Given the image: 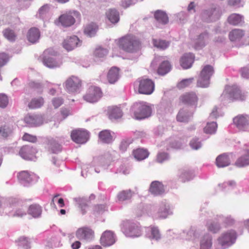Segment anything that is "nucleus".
<instances>
[{
	"label": "nucleus",
	"instance_id": "nucleus-1",
	"mask_svg": "<svg viewBox=\"0 0 249 249\" xmlns=\"http://www.w3.org/2000/svg\"><path fill=\"white\" fill-rule=\"evenodd\" d=\"M116 43L119 48L128 53L134 52L141 47L140 40L131 35H127L118 39Z\"/></svg>",
	"mask_w": 249,
	"mask_h": 249
},
{
	"label": "nucleus",
	"instance_id": "nucleus-2",
	"mask_svg": "<svg viewBox=\"0 0 249 249\" xmlns=\"http://www.w3.org/2000/svg\"><path fill=\"white\" fill-rule=\"evenodd\" d=\"M134 116L136 119L141 120L149 117L151 114V108L145 102H138L132 107Z\"/></svg>",
	"mask_w": 249,
	"mask_h": 249
},
{
	"label": "nucleus",
	"instance_id": "nucleus-3",
	"mask_svg": "<svg viewBox=\"0 0 249 249\" xmlns=\"http://www.w3.org/2000/svg\"><path fill=\"white\" fill-rule=\"evenodd\" d=\"M213 73V69L210 65L205 66L201 70L197 81V86L206 88L210 84V79Z\"/></svg>",
	"mask_w": 249,
	"mask_h": 249
},
{
	"label": "nucleus",
	"instance_id": "nucleus-4",
	"mask_svg": "<svg viewBox=\"0 0 249 249\" xmlns=\"http://www.w3.org/2000/svg\"><path fill=\"white\" fill-rule=\"evenodd\" d=\"M237 233L234 230H231L223 232L217 239L218 244L223 249L231 246L234 243Z\"/></svg>",
	"mask_w": 249,
	"mask_h": 249
},
{
	"label": "nucleus",
	"instance_id": "nucleus-5",
	"mask_svg": "<svg viewBox=\"0 0 249 249\" xmlns=\"http://www.w3.org/2000/svg\"><path fill=\"white\" fill-rule=\"evenodd\" d=\"M136 84L138 85V92L141 94H151L153 92L155 89V83L150 79H139Z\"/></svg>",
	"mask_w": 249,
	"mask_h": 249
},
{
	"label": "nucleus",
	"instance_id": "nucleus-6",
	"mask_svg": "<svg viewBox=\"0 0 249 249\" xmlns=\"http://www.w3.org/2000/svg\"><path fill=\"white\" fill-rule=\"evenodd\" d=\"M102 96V92L99 87L91 86L87 89L84 99L89 103L97 102Z\"/></svg>",
	"mask_w": 249,
	"mask_h": 249
},
{
	"label": "nucleus",
	"instance_id": "nucleus-7",
	"mask_svg": "<svg viewBox=\"0 0 249 249\" xmlns=\"http://www.w3.org/2000/svg\"><path fill=\"white\" fill-rule=\"evenodd\" d=\"M72 140L76 143H84L89 138V132L83 129H76L73 130L71 134Z\"/></svg>",
	"mask_w": 249,
	"mask_h": 249
},
{
	"label": "nucleus",
	"instance_id": "nucleus-8",
	"mask_svg": "<svg viewBox=\"0 0 249 249\" xmlns=\"http://www.w3.org/2000/svg\"><path fill=\"white\" fill-rule=\"evenodd\" d=\"M36 149L33 146L25 145L20 148L18 153L22 159L25 160H33L36 159Z\"/></svg>",
	"mask_w": 249,
	"mask_h": 249
},
{
	"label": "nucleus",
	"instance_id": "nucleus-9",
	"mask_svg": "<svg viewBox=\"0 0 249 249\" xmlns=\"http://www.w3.org/2000/svg\"><path fill=\"white\" fill-rule=\"evenodd\" d=\"M81 86V81L77 77L72 76L65 82V88L69 92H76Z\"/></svg>",
	"mask_w": 249,
	"mask_h": 249
},
{
	"label": "nucleus",
	"instance_id": "nucleus-10",
	"mask_svg": "<svg viewBox=\"0 0 249 249\" xmlns=\"http://www.w3.org/2000/svg\"><path fill=\"white\" fill-rule=\"evenodd\" d=\"M75 22V18L69 13L61 15L55 21L57 25H61L64 27H70Z\"/></svg>",
	"mask_w": 249,
	"mask_h": 249
},
{
	"label": "nucleus",
	"instance_id": "nucleus-11",
	"mask_svg": "<svg viewBox=\"0 0 249 249\" xmlns=\"http://www.w3.org/2000/svg\"><path fill=\"white\" fill-rule=\"evenodd\" d=\"M24 121L31 126H38L43 124L44 118L41 115H28L24 118Z\"/></svg>",
	"mask_w": 249,
	"mask_h": 249
},
{
	"label": "nucleus",
	"instance_id": "nucleus-12",
	"mask_svg": "<svg viewBox=\"0 0 249 249\" xmlns=\"http://www.w3.org/2000/svg\"><path fill=\"white\" fill-rule=\"evenodd\" d=\"M115 242L113 233L109 231H105L100 238V243L104 247L110 246Z\"/></svg>",
	"mask_w": 249,
	"mask_h": 249
},
{
	"label": "nucleus",
	"instance_id": "nucleus-13",
	"mask_svg": "<svg viewBox=\"0 0 249 249\" xmlns=\"http://www.w3.org/2000/svg\"><path fill=\"white\" fill-rule=\"evenodd\" d=\"M249 119L247 116L238 115L233 118V121L236 126L240 130H245L249 126Z\"/></svg>",
	"mask_w": 249,
	"mask_h": 249
},
{
	"label": "nucleus",
	"instance_id": "nucleus-14",
	"mask_svg": "<svg viewBox=\"0 0 249 249\" xmlns=\"http://www.w3.org/2000/svg\"><path fill=\"white\" fill-rule=\"evenodd\" d=\"M76 236L81 240H89L93 237L94 231L88 227H83L77 231Z\"/></svg>",
	"mask_w": 249,
	"mask_h": 249
},
{
	"label": "nucleus",
	"instance_id": "nucleus-15",
	"mask_svg": "<svg viewBox=\"0 0 249 249\" xmlns=\"http://www.w3.org/2000/svg\"><path fill=\"white\" fill-rule=\"evenodd\" d=\"M79 39L76 36L66 38L63 42V47L67 51H71L76 47L79 42Z\"/></svg>",
	"mask_w": 249,
	"mask_h": 249
},
{
	"label": "nucleus",
	"instance_id": "nucleus-16",
	"mask_svg": "<svg viewBox=\"0 0 249 249\" xmlns=\"http://www.w3.org/2000/svg\"><path fill=\"white\" fill-rule=\"evenodd\" d=\"M230 98L232 101H243L246 97V95L237 87L232 86L230 91Z\"/></svg>",
	"mask_w": 249,
	"mask_h": 249
},
{
	"label": "nucleus",
	"instance_id": "nucleus-17",
	"mask_svg": "<svg viewBox=\"0 0 249 249\" xmlns=\"http://www.w3.org/2000/svg\"><path fill=\"white\" fill-rule=\"evenodd\" d=\"M194 59L195 56L193 53H189L184 54L180 60L181 66L184 69L191 68L194 63Z\"/></svg>",
	"mask_w": 249,
	"mask_h": 249
},
{
	"label": "nucleus",
	"instance_id": "nucleus-18",
	"mask_svg": "<svg viewBox=\"0 0 249 249\" xmlns=\"http://www.w3.org/2000/svg\"><path fill=\"white\" fill-rule=\"evenodd\" d=\"M182 103L188 105H194L197 103L198 98L196 93L191 92L186 93L179 98Z\"/></svg>",
	"mask_w": 249,
	"mask_h": 249
},
{
	"label": "nucleus",
	"instance_id": "nucleus-19",
	"mask_svg": "<svg viewBox=\"0 0 249 249\" xmlns=\"http://www.w3.org/2000/svg\"><path fill=\"white\" fill-rule=\"evenodd\" d=\"M149 191L154 195H160L164 193L165 189L161 182L154 181L150 184Z\"/></svg>",
	"mask_w": 249,
	"mask_h": 249
},
{
	"label": "nucleus",
	"instance_id": "nucleus-20",
	"mask_svg": "<svg viewBox=\"0 0 249 249\" xmlns=\"http://www.w3.org/2000/svg\"><path fill=\"white\" fill-rule=\"evenodd\" d=\"M124 232L127 236L135 237L140 236L141 230L138 226L132 224L125 229Z\"/></svg>",
	"mask_w": 249,
	"mask_h": 249
},
{
	"label": "nucleus",
	"instance_id": "nucleus-21",
	"mask_svg": "<svg viewBox=\"0 0 249 249\" xmlns=\"http://www.w3.org/2000/svg\"><path fill=\"white\" fill-rule=\"evenodd\" d=\"M107 115L110 120H115L122 117L123 112L120 107L111 106L108 107Z\"/></svg>",
	"mask_w": 249,
	"mask_h": 249
},
{
	"label": "nucleus",
	"instance_id": "nucleus-22",
	"mask_svg": "<svg viewBox=\"0 0 249 249\" xmlns=\"http://www.w3.org/2000/svg\"><path fill=\"white\" fill-rule=\"evenodd\" d=\"M40 32L39 30L35 27L31 28L27 34V39L32 43L37 42L40 37Z\"/></svg>",
	"mask_w": 249,
	"mask_h": 249
},
{
	"label": "nucleus",
	"instance_id": "nucleus-23",
	"mask_svg": "<svg viewBox=\"0 0 249 249\" xmlns=\"http://www.w3.org/2000/svg\"><path fill=\"white\" fill-rule=\"evenodd\" d=\"M216 165L218 167H224L230 164V160L226 154L219 155L216 159Z\"/></svg>",
	"mask_w": 249,
	"mask_h": 249
},
{
	"label": "nucleus",
	"instance_id": "nucleus-24",
	"mask_svg": "<svg viewBox=\"0 0 249 249\" xmlns=\"http://www.w3.org/2000/svg\"><path fill=\"white\" fill-rule=\"evenodd\" d=\"M244 35L245 33L243 30L235 29L230 32L229 37L231 41H236L240 40Z\"/></svg>",
	"mask_w": 249,
	"mask_h": 249
},
{
	"label": "nucleus",
	"instance_id": "nucleus-25",
	"mask_svg": "<svg viewBox=\"0 0 249 249\" xmlns=\"http://www.w3.org/2000/svg\"><path fill=\"white\" fill-rule=\"evenodd\" d=\"M35 176L31 175L28 171H23L19 172L18 175V180L23 183L27 184L31 182Z\"/></svg>",
	"mask_w": 249,
	"mask_h": 249
},
{
	"label": "nucleus",
	"instance_id": "nucleus-26",
	"mask_svg": "<svg viewBox=\"0 0 249 249\" xmlns=\"http://www.w3.org/2000/svg\"><path fill=\"white\" fill-rule=\"evenodd\" d=\"M119 75V69L116 67H112L109 70L107 73V80L110 84H113L118 80Z\"/></svg>",
	"mask_w": 249,
	"mask_h": 249
},
{
	"label": "nucleus",
	"instance_id": "nucleus-27",
	"mask_svg": "<svg viewBox=\"0 0 249 249\" xmlns=\"http://www.w3.org/2000/svg\"><path fill=\"white\" fill-rule=\"evenodd\" d=\"M28 213L33 217H38L41 214L42 209L38 204H33L29 206Z\"/></svg>",
	"mask_w": 249,
	"mask_h": 249
},
{
	"label": "nucleus",
	"instance_id": "nucleus-28",
	"mask_svg": "<svg viewBox=\"0 0 249 249\" xmlns=\"http://www.w3.org/2000/svg\"><path fill=\"white\" fill-rule=\"evenodd\" d=\"M154 17L159 23L163 24H167L169 21L167 14L160 10H157L155 12Z\"/></svg>",
	"mask_w": 249,
	"mask_h": 249
},
{
	"label": "nucleus",
	"instance_id": "nucleus-29",
	"mask_svg": "<svg viewBox=\"0 0 249 249\" xmlns=\"http://www.w3.org/2000/svg\"><path fill=\"white\" fill-rule=\"evenodd\" d=\"M106 16L107 19L112 23H116L119 20V14L115 10L110 9L106 13Z\"/></svg>",
	"mask_w": 249,
	"mask_h": 249
},
{
	"label": "nucleus",
	"instance_id": "nucleus-30",
	"mask_svg": "<svg viewBox=\"0 0 249 249\" xmlns=\"http://www.w3.org/2000/svg\"><path fill=\"white\" fill-rule=\"evenodd\" d=\"M100 140L104 143H109L113 140L112 136L109 130H104L101 131L99 134Z\"/></svg>",
	"mask_w": 249,
	"mask_h": 249
},
{
	"label": "nucleus",
	"instance_id": "nucleus-31",
	"mask_svg": "<svg viewBox=\"0 0 249 249\" xmlns=\"http://www.w3.org/2000/svg\"><path fill=\"white\" fill-rule=\"evenodd\" d=\"M134 157L138 160H143L148 157L149 153L145 149L138 148L133 151Z\"/></svg>",
	"mask_w": 249,
	"mask_h": 249
},
{
	"label": "nucleus",
	"instance_id": "nucleus-32",
	"mask_svg": "<svg viewBox=\"0 0 249 249\" xmlns=\"http://www.w3.org/2000/svg\"><path fill=\"white\" fill-rule=\"evenodd\" d=\"M171 69V66L168 61H164L159 66L158 73L160 75H164L168 73Z\"/></svg>",
	"mask_w": 249,
	"mask_h": 249
},
{
	"label": "nucleus",
	"instance_id": "nucleus-33",
	"mask_svg": "<svg viewBox=\"0 0 249 249\" xmlns=\"http://www.w3.org/2000/svg\"><path fill=\"white\" fill-rule=\"evenodd\" d=\"M170 213L169 206L166 204H162L159 208L158 212V217L160 219L165 218Z\"/></svg>",
	"mask_w": 249,
	"mask_h": 249
},
{
	"label": "nucleus",
	"instance_id": "nucleus-34",
	"mask_svg": "<svg viewBox=\"0 0 249 249\" xmlns=\"http://www.w3.org/2000/svg\"><path fill=\"white\" fill-rule=\"evenodd\" d=\"M247 154L241 156L235 162V165L237 166L242 167L249 165V151L247 152Z\"/></svg>",
	"mask_w": 249,
	"mask_h": 249
},
{
	"label": "nucleus",
	"instance_id": "nucleus-35",
	"mask_svg": "<svg viewBox=\"0 0 249 249\" xmlns=\"http://www.w3.org/2000/svg\"><path fill=\"white\" fill-rule=\"evenodd\" d=\"M44 104V99L42 97L33 99L28 104V107L31 109L39 108Z\"/></svg>",
	"mask_w": 249,
	"mask_h": 249
},
{
	"label": "nucleus",
	"instance_id": "nucleus-36",
	"mask_svg": "<svg viewBox=\"0 0 249 249\" xmlns=\"http://www.w3.org/2000/svg\"><path fill=\"white\" fill-rule=\"evenodd\" d=\"M133 193L130 190H123L119 193L117 198L119 201H124L131 198Z\"/></svg>",
	"mask_w": 249,
	"mask_h": 249
},
{
	"label": "nucleus",
	"instance_id": "nucleus-37",
	"mask_svg": "<svg viewBox=\"0 0 249 249\" xmlns=\"http://www.w3.org/2000/svg\"><path fill=\"white\" fill-rule=\"evenodd\" d=\"M243 17L241 15L236 14H233L231 15L228 18V21L231 24L236 25L242 22Z\"/></svg>",
	"mask_w": 249,
	"mask_h": 249
},
{
	"label": "nucleus",
	"instance_id": "nucleus-38",
	"mask_svg": "<svg viewBox=\"0 0 249 249\" xmlns=\"http://www.w3.org/2000/svg\"><path fill=\"white\" fill-rule=\"evenodd\" d=\"M3 36L10 41H14L16 38V35L14 30L10 28H6L2 31Z\"/></svg>",
	"mask_w": 249,
	"mask_h": 249
},
{
	"label": "nucleus",
	"instance_id": "nucleus-39",
	"mask_svg": "<svg viewBox=\"0 0 249 249\" xmlns=\"http://www.w3.org/2000/svg\"><path fill=\"white\" fill-rule=\"evenodd\" d=\"M97 29V25L94 23H91L85 27L84 33L89 36H91L95 34Z\"/></svg>",
	"mask_w": 249,
	"mask_h": 249
},
{
	"label": "nucleus",
	"instance_id": "nucleus-40",
	"mask_svg": "<svg viewBox=\"0 0 249 249\" xmlns=\"http://www.w3.org/2000/svg\"><path fill=\"white\" fill-rule=\"evenodd\" d=\"M207 228L209 231L213 233L218 232L221 228L219 224L215 221L208 222L207 224Z\"/></svg>",
	"mask_w": 249,
	"mask_h": 249
},
{
	"label": "nucleus",
	"instance_id": "nucleus-41",
	"mask_svg": "<svg viewBox=\"0 0 249 249\" xmlns=\"http://www.w3.org/2000/svg\"><path fill=\"white\" fill-rule=\"evenodd\" d=\"M153 43L155 47L163 50L167 48L169 45V42L160 39H153Z\"/></svg>",
	"mask_w": 249,
	"mask_h": 249
},
{
	"label": "nucleus",
	"instance_id": "nucleus-42",
	"mask_svg": "<svg viewBox=\"0 0 249 249\" xmlns=\"http://www.w3.org/2000/svg\"><path fill=\"white\" fill-rule=\"evenodd\" d=\"M216 128L217 124L216 123H208L204 128V132L207 134H213L216 131Z\"/></svg>",
	"mask_w": 249,
	"mask_h": 249
},
{
	"label": "nucleus",
	"instance_id": "nucleus-43",
	"mask_svg": "<svg viewBox=\"0 0 249 249\" xmlns=\"http://www.w3.org/2000/svg\"><path fill=\"white\" fill-rule=\"evenodd\" d=\"M43 63L47 67L50 68L57 67L59 66V64L52 57H45L43 59Z\"/></svg>",
	"mask_w": 249,
	"mask_h": 249
},
{
	"label": "nucleus",
	"instance_id": "nucleus-44",
	"mask_svg": "<svg viewBox=\"0 0 249 249\" xmlns=\"http://www.w3.org/2000/svg\"><path fill=\"white\" fill-rule=\"evenodd\" d=\"M209 36L207 33L200 34L197 39L199 45H196V48L197 49L199 46L203 47L205 45V42L208 39Z\"/></svg>",
	"mask_w": 249,
	"mask_h": 249
},
{
	"label": "nucleus",
	"instance_id": "nucleus-45",
	"mask_svg": "<svg viewBox=\"0 0 249 249\" xmlns=\"http://www.w3.org/2000/svg\"><path fill=\"white\" fill-rule=\"evenodd\" d=\"M212 239L211 237H205L201 240L200 243L201 249H210L212 247Z\"/></svg>",
	"mask_w": 249,
	"mask_h": 249
},
{
	"label": "nucleus",
	"instance_id": "nucleus-46",
	"mask_svg": "<svg viewBox=\"0 0 249 249\" xmlns=\"http://www.w3.org/2000/svg\"><path fill=\"white\" fill-rule=\"evenodd\" d=\"M189 116L187 113L183 110H180L177 116V120L180 122H187Z\"/></svg>",
	"mask_w": 249,
	"mask_h": 249
},
{
	"label": "nucleus",
	"instance_id": "nucleus-47",
	"mask_svg": "<svg viewBox=\"0 0 249 249\" xmlns=\"http://www.w3.org/2000/svg\"><path fill=\"white\" fill-rule=\"evenodd\" d=\"M194 82V78H191L182 80L178 84L179 89H183L190 86Z\"/></svg>",
	"mask_w": 249,
	"mask_h": 249
},
{
	"label": "nucleus",
	"instance_id": "nucleus-48",
	"mask_svg": "<svg viewBox=\"0 0 249 249\" xmlns=\"http://www.w3.org/2000/svg\"><path fill=\"white\" fill-rule=\"evenodd\" d=\"M22 139L24 141L35 143L37 142V138L36 136L25 133L22 136Z\"/></svg>",
	"mask_w": 249,
	"mask_h": 249
},
{
	"label": "nucleus",
	"instance_id": "nucleus-49",
	"mask_svg": "<svg viewBox=\"0 0 249 249\" xmlns=\"http://www.w3.org/2000/svg\"><path fill=\"white\" fill-rule=\"evenodd\" d=\"M10 132L9 128L5 125H0V135L3 138H6Z\"/></svg>",
	"mask_w": 249,
	"mask_h": 249
},
{
	"label": "nucleus",
	"instance_id": "nucleus-50",
	"mask_svg": "<svg viewBox=\"0 0 249 249\" xmlns=\"http://www.w3.org/2000/svg\"><path fill=\"white\" fill-rule=\"evenodd\" d=\"M9 60V56L4 53H0V68L5 65Z\"/></svg>",
	"mask_w": 249,
	"mask_h": 249
},
{
	"label": "nucleus",
	"instance_id": "nucleus-51",
	"mask_svg": "<svg viewBox=\"0 0 249 249\" xmlns=\"http://www.w3.org/2000/svg\"><path fill=\"white\" fill-rule=\"evenodd\" d=\"M18 246H23L25 247L26 249L28 247L29 241L28 239L25 237H20L18 239Z\"/></svg>",
	"mask_w": 249,
	"mask_h": 249
},
{
	"label": "nucleus",
	"instance_id": "nucleus-52",
	"mask_svg": "<svg viewBox=\"0 0 249 249\" xmlns=\"http://www.w3.org/2000/svg\"><path fill=\"white\" fill-rule=\"evenodd\" d=\"M151 236L153 239L158 240L160 238V235L159 230L156 227L151 228Z\"/></svg>",
	"mask_w": 249,
	"mask_h": 249
},
{
	"label": "nucleus",
	"instance_id": "nucleus-53",
	"mask_svg": "<svg viewBox=\"0 0 249 249\" xmlns=\"http://www.w3.org/2000/svg\"><path fill=\"white\" fill-rule=\"evenodd\" d=\"M8 103V100L7 97L4 94H0V107H6Z\"/></svg>",
	"mask_w": 249,
	"mask_h": 249
},
{
	"label": "nucleus",
	"instance_id": "nucleus-54",
	"mask_svg": "<svg viewBox=\"0 0 249 249\" xmlns=\"http://www.w3.org/2000/svg\"><path fill=\"white\" fill-rule=\"evenodd\" d=\"M168 158L167 153L162 152L159 153L157 155V160L158 162L161 163Z\"/></svg>",
	"mask_w": 249,
	"mask_h": 249
},
{
	"label": "nucleus",
	"instance_id": "nucleus-55",
	"mask_svg": "<svg viewBox=\"0 0 249 249\" xmlns=\"http://www.w3.org/2000/svg\"><path fill=\"white\" fill-rule=\"evenodd\" d=\"M107 53V50L103 48L97 49L95 51V55L99 57H103L104 56L106 55Z\"/></svg>",
	"mask_w": 249,
	"mask_h": 249
},
{
	"label": "nucleus",
	"instance_id": "nucleus-56",
	"mask_svg": "<svg viewBox=\"0 0 249 249\" xmlns=\"http://www.w3.org/2000/svg\"><path fill=\"white\" fill-rule=\"evenodd\" d=\"M190 144L193 149L196 150L199 149L201 145L200 142H198V139H193L191 141Z\"/></svg>",
	"mask_w": 249,
	"mask_h": 249
},
{
	"label": "nucleus",
	"instance_id": "nucleus-57",
	"mask_svg": "<svg viewBox=\"0 0 249 249\" xmlns=\"http://www.w3.org/2000/svg\"><path fill=\"white\" fill-rule=\"evenodd\" d=\"M52 103L54 108H56L63 103V100L59 97L54 98L52 100Z\"/></svg>",
	"mask_w": 249,
	"mask_h": 249
},
{
	"label": "nucleus",
	"instance_id": "nucleus-58",
	"mask_svg": "<svg viewBox=\"0 0 249 249\" xmlns=\"http://www.w3.org/2000/svg\"><path fill=\"white\" fill-rule=\"evenodd\" d=\"M130 143V142H129L128 141H127V140L123 141L120 144V149L123 151H125L127 149V147H128V146L129 145V144Z\"/></svg>",
	"mask_w": 249,
	"mask_h": 249
},
{
	"label": "nucleus",
	"instance_id": "nucleus-59",
	"mask_svg": "<svg viewBox=\"0 0 249 249\" xmlns=\"http://www.w3.org/2000/svg\"><path fill=\"white\" fill-rule=\"evenodd\" d=\"M106 208V206L105 205H97L94 207V211L96 213H100L104 211Z\"/></svg>",
	"mask_w": 249,
	"mask_h": 249
},
{
	"label": "nucleus",
	"instance_id": "nucleus-60",
	"mask_svg": "<svg viewBox=\"0 0 249 249\" xmlns=\"http://www.w3.org/2000/svg\"><path fill=\"white\" fill-rule=\"evenodd\" d=\"M224 222L226 225L228 226L233 224L234 223V220L231 216H228L225 218Z\"/></svg>",
	"mask_w": 249,
	"mask_h": 249
},
{
	"label": "nucleus",
	"instance_id": "nucleus-61",
	"mask_svg": "<svg viewBox=\"0 0 249 249\" xmlns=\"http://www.w3.org/2000/svg\"><path fill=\"white\" fill-rule=\"evenodd\" d=\"M28 87L29 88L36 89L40 88L41 86L39 83L31 82L28 84Z\"/></svg>",
	"mask_w": 249,
	"mask_h": 249
},
{
	"label": "nucleus",
	"instance_id": "nucleus-62",
	"mask_svg": "<svg viewBox=\"0 0 249 249\" xmlns=\"http://www.w3.org/2000/svg\"><path fill=\"white\" fill-rule=\"evenodd\" d=\"M49 10V7L48 5H45L42 6L39 10V13L40 15H43L48 12Z\"/></svg>",
	"mask_w": 249,
	"mask_h": 249
},
{
	"label": "nucleus",
	"instance_id": "nucleus-63",
	"mask_svg": "<svg viewBox=\"0 0 249 249\" xmlns=\"http://www.w3.org/2000/svg\"><path fill=\"white\" fill-rule=\"evenodd\" d=\"M180 178L183 181H185V178L188 180L190 178V173L188 171L182 172L180 175Z\"/></svg>",
	"mask_w": 249,
	"mask_h": 249
},
{
	"label": "nucleus",
	"instance_id": "nucleus-64",
	"mask_svg": "<svg viewBox=\"0 0 249 249\" xmlns=\"http://www.w3.org/2000/svg\"><path fill=\"white\" fill-rule=\"evenodd\" d=\"M242 76L246 78H249V69L243 68L242 70Z\"/></svg>",
	"mask_w": 249,
	"mask_h": 249
}]
</instances>
